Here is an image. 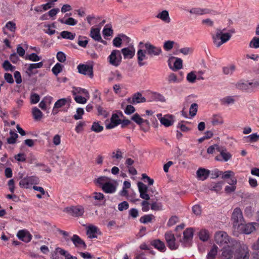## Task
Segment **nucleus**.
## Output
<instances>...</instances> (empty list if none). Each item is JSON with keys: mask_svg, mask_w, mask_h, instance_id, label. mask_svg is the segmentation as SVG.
Segmentation results:
<instances>
[{"mask_svg": "<svg viewBox=\"0 0 259 259\" xmlns=\"http://www.w3.org/2000/svg\"><path fill=\"white\" fill-rule=\"evenodd\" d=\"M225 29L221 30V29H217L215 33L212 34V38L214 45L219 48L223 44L228 41L231 37L230 33H224L223 31Z\"/></svg>", "mask_w": 259, "mask_h": 259, "instance_id": "nucleus-1", "label": "nucleus"}, {"mask_svg": "<svg viewBox=\"0 0 259 259\" xmlns=\"http://www.w3.org/2000/svg\"><path fill=\"white\" fill-rule=\"evenodd\" d=\"M231 221L234 229H238L240 227V226L243 222V217L240 208L236 207L233 210L231 217Z\"/></svg>", "mask_w": 259, "mask_h": 259, "instance_id": "nucleus-2", "label": "nucleus"}, {"mask_svg": "<svg viewBox=\"0 0 259 259\" xmlns=\"http://www.w3.org/2000/svg\"><path fill=\"white\" fill-rule=\"evenodd\" d=\"M214 240L217 244L223 246L233 242L232 239H230L227 234L223 231L216 233L214 236Z\"/></svg>", "mask_w": 259, "mask_h": 259, "instance_id": "nucleus-3", "label": "nucleus"}, {"mask_svg": "<svg viewBox=\"0 0 259 259\" xmlns=\"http://www.w3.org/2000/svg\"><path fill=\"white\" fill-rule=\"evenodd\" d=\"M39 182V178L35 176H26L22 179L19 182V186L21 188L28 189L31 188L32 185L38 184Z\"/></svg>", "mask_w": 259, "mask_h": 259, "instance_id": "nucleus-4", "label": "nucleus"}, {"mask_svg": "<svg viewBox=\"0 0 259 259\" xmlns=\"http://www.w3.org/2000/svg\"><path fill=\"white\" fill-rule=\"evenodd\" d=\"M142 45H143L144 47L147 54L150 56H158L162 52V50L160 47L154 46L149 42L144 44L143 42L141 41L139 46L142 47Z\"/></svg>", "mask_w": 259, "mask_h": 259, "instance_id": "nucleus-5", "label": "nucleus"}, {"mask_svg": "<svg viewBox=\"0 0 259 259\" xmlns=\"http://www.w3.org/2000/svg\"><path fill=\"white\" fill-rule=\"evenodd\" d=\"M110 63L115 67L118 66L121 62V55L119 50H114L108 57Z\"/></svg>", "mask_w": 259, "mask_h": 259, "instance_id": "nucleus-6", "label": "nucleus"}, {"mask_svg": "<svg viewBox=\"0 0 259 259\" xmlns=\"http://www.w3.org/2000/svg\"><path fill=\"white\" fill-rule=\"evenodd\" d=\"M234 242L231 243L223 246L222 249V256L223 259H230L233 257L234 254Z\"/></svg>", "mask_w": 259, "mask_h": 259, "instance_id": "nucleus-7", "label": "nucleus"}, {"mask_svg": "<svg viewBox=\"0 0 259 259\" xmlns=\"http://www.w3.org/2000/svg\"><path fill=\"white\" fill-rule=\"evenodd\" d=\"M249 249L248 247L243 244L237 250L235 259H249Z\"/></svg>", "mask_w": 259, "mask_h": 259, "instance_id": "nucleus-8", "label": "nucleus"}, {"mask_svg": "<svg viewBox=\"0 0 259 259\" xmlns=\"http://www.w3.org/2000/svg\"><path fill=\"white\" fill-rule=\"evenodd\" d=\"M78 72L84 75H88L92 78L94 76L93 67L91 65L80 64L77 66Z\"/></svg>", "mask_w": 259, "mask_h": 259, "instance_id": "nucleus-9", "label": "nucleus"}, {"mask_svg": "<svg viewBox=\"0 0 259 259\" xmlns=\"http://www.w3.org/2000/svg\"><path fill=\"white\" fill-rule=\"evenodd\" d=\"M193 229L192 228L187 229L183 232V238L181 240V242L184 244L185 246L190 245V243L193 237Z\"/></svg>", "mask_w": 259, "mask_h": 259, "instance_id": "nucleus-10", "label": "nucleus"}, {"mask_svg": "<svg viewBox=\"0 0 259 259\" xmlns=\"http://www.w3.org/2000/svg\"><path fill=\"white\" fill-rule=\"evenodd\" d=\"M117 182L115 180H110L107 183L102 186L103 191L106 193H113L117 188Z\"/></svg>", "mask_w": 259, "mask_h": 259, "instance_id": "nucleus-11", "label": "nucleus"}, {"mask_svg": "<svg viewBox=\"0 0 259 259\" xmlns=\"http://www.w3.org/2000/svg\"><path fill=\"white\" fill-rule=\"evenodd\" d=\"M17 236L20 240L26 243L30 242L32 239V235L28 231L25 230L19 231Z\"/></svg>", "mask_w": 259, "mask_h": 259, "instance_id": "nucleus-12", "label": "nucleus"}, {"mask_svg": "<svg viewBox=\"0 0 259 259\" xmlns=\"http://www.w3.org/2000/svg\"><path fill=\"white\" fill-rule=\"evenodd\" d=\"M75 247L81 248L83 249L87 248V245L83 240H82L78 235H73L71 239Z\"/></svg>", "mask_w": 259, "mask_h": 259, "instance_id": "nucleus-13", "label": "nucleus"}, {"mask_svg": "<svg viewBox=\"0 0 259 259\" xmlns=\"http://www.w3.org/2000/svg\"><path fill=\"white\" fill-rule=\"evenodd\" d=\"M42 62H39L36 63L30 64L26 71V73L28 74V76L30 77L33 74H34L36 73H37V71H34V69L40 68L42 67Z\"/></svg>", "mask_w": 259, "mask_h": 259, "instance_id": "nucleus-14", "label": "nucleus"}, {"mask_svg": "<svg viewBox=\"0 0 259 259\" xmlns=\"http://www.w3.org/2000/svg\"><path fill=\"white\" fill-rule=\"evenodd\" d=\"M96 234H101V232L97 227L91 225L88 227L87 234L89 238L91 239L97 238V236Z\"/></svg>", "mask_w": 259, "mask_h": 259, "instance_id": "nucleus-15", "label": "nucleus"}, {"mask_svg": "<svg viewBox=\"0 0 259 259\" xmlns=\"http://www.w3.org/2000/svg\"><path fill=\"white\" fill-rule=\"evenodd\" d=\"M127 101L130 103L134 104L145 102L146 99L142 96L141 93H137L133 95L132 99L128 98Z\"/></svg>", "mask_w": 259, "mask_h": 259, "instance_id": "nucleus-16", "label": "nucleus"}, {"mask_svg": "<svg viewBox=\"0 0 259 259\" xmlns=\"http://www.w3.org/2000/svg\"><path fill=\"white\" fill-rule=\"evenodd\" d=\"M69 212L73 217L81 216L84 213V209L81 206H72L68 210Z\"/></svg>", "mask_w": 259, "mask_h": 259, "instance_id": "nucleus-17", "label": "nucleus"}, {"mask_svg": "<svg viewBox=\"0 0 259 259\" xmlns=\"http://www.w3.org/2000/svg\"><path fill=\"white\" fill-rule=\"evenodd\" d=\"M210 174V171L204 168H199L197 170L196 175L198 180L204 181L207 179Z\"/></svg>", "mask_w": 259, "mask_h": 259, "instance_id": "nucleus-18", "label": "nucleus"}, {"mask_svg": "<svg viewBox=\"0 0 259 259\" xmlns=\"http://www.w3.org/2000/svg\"><path fill=\"white\" fill-rule=\"evenodd\" d=\"M161 123L166 127L171 125L174 122V116L172 115H165L159 118Z\"/></svg>", "mask_w": 259, "mask_h": 259, "instance_id": "nucleus-19", "label": "nucleus"}, {"mask_svg": "<svg viewBox=\"0 0 259 259\" xmlns=\"http://www.w3.org/2000/svg\"><path fill=\"white\" fill-rule=\"evenodd\" d=\"M146 50L144 51L142 49L139 50L137 52L138 63L140 67L146 64L145 62H143L144 59L147 58L146 55Z\"/></svg>", "mask_w": 259, "mask_h": 259, "instance_id": "nucleus-20", "label": "nucleus"}, {"mask_svg": "<svg viewBox=\"0 0 259 259\" xmlns=\"http://www.w3.org/2000/svg\"><path fill=\"white\" fill-rule=\"evenodd\" d=\"M237 87L242 90L250 91L252 90V82L240 81L237 83Z\"/></svg>", "mask_w": 259, "mask_h": 259, "instance_id": "nucleus-21", "label": "nucleus"}, {"mask_svg": "<svg viewBox=\"0 0 259 259\" xmlns=\"http://www.w3.org/2000/svg\"><path fill=\"white\" fill-rule=\"evenodd\" d=\"M124 59H131L135 54V49L132 48H125L121 50Z\"/></svg>", "mask_w": 259, "mask_h": 259, "instance_id": "nucleus-22", "label": "nucleus"}, {"mask_svg": "<svg viewBox=\"0 0 259 259\" xmlns=\"http://www.w3.org/2000/svg\"><path fill=\"white\" fill-rule=\"evenodd\" d=\"M158 19H160L166 23H169L170 22V18L169 16L168 12L167 10H163L159 13L156 16Z\"/></svg>", "mask_w": 259, "mask_h": 259, "instance_id": "nucleus-23", "label": "nucleus"}, {"mask_svg": "<svg viewBox=\"0 0 259 259\" xmlns=\"http://www.w3.org/2000/svg\"><path fill=\"white\" fill-rule=\"evenodd\" d=\"M240 228V230H241L244 234H249L255 230L254 227L251 223H248L245 225L242 224Z\"/></svg>", "mask_w": 259, "mask_h": 259, "instance_id": "nucleus-24", "label": "nucleus"}, {"mask_svg": "<svg viewBox=\"0 0 259 259\" xmlns=\"http://www.w3.org/2000/svg\"><path fill=\"white\" fill-rule=\"evenodd\" d=\"M151 245L160 251L163 252L166 249L164 243L159 239L153 240Z\"/></svg>", "mask_w": 259, "mask_h": 259, "instance_id": "nucleus-25", "label": "nucleus"}, {"mask_svg": "<svg viewBox=\"0 0 259 259\" xmlns=\"http://www.w3.org/2000/svg\"><path fill=\"white\" fill-rule=\"evenodd\" d=\"M90 35L95 41L100 40L101 37L100 33V29L92 28Z\"/></svg>", "mask_w": 259, "mask_h": 259, "instance_id": "nucleus-26", "label": "nucleus"}, {"mask_svg": "<svg viewBox=\"0 0 259 259\" xmlns=\"http://www.w3.org/2000/svg\"><path fill=\"white\" fill-rule=\"evenodd\" d=\"M32 113L34 119L35 120H39L41 119L42 117V112L37 107L32 108Z\"/></svg>", "mask_w": 259, "mask_h": 259, "instance_id": "nucleus-27", "label": "nucleus"}, {"mask_svg": "<svg viewBox=\"0 0 259 259\" xmlns=\"http://www.w3.org/2000/svg\"><path fill=\"white\" fill-rule=\"evenodd\" d=\"M61 37L63 38L73 40L75 37V34L68 31H63L60 33Z\"/></svg>", "mask_w": 259, "mask_h": 259, "instance_id": "nucleus-28", "label": "nucleus"}, {"mask_svg": "<svg viewBox=\"0 0 259 259\" xmlns=\"http://www.w3.org/2000/svg\"><path fill=\"white\" fill-rule=\"evenodd\" d=\"M56 250L57 252H59V253H60L61 255H62L65 257V259H77V258L76 256H73L68 253L67 251L66 250L62 249L60 247L56 248Z\"/></svg>", "mask_w": 259, "mask_h": 259, "instance_id": "nucleus-29", "label": "nucleus"}, {"mask_svg": "<svg viewBox=\"0 0 259 259\" xmlns=\"http://www.w3.org/2000/svg\"><path fill=\"white\" fill-rule=\"evenodd\" d=\"M10 137L7 139V143L9 144H14L16 142L18 135L12 130L10 132Z\"/></svg>", "mask_w": 259, "mask_h": 259, "instance_id": "nucleus-30", "label": "nucleus"}, {"mask_svg": "<svg viewBox=\"0 0 259 259\" xmlns=\"http://www.w3.org/2000/svg\"><path fill=\"white\" fill-rule=\"evenodd\" d=\"M53 98L51 97H45L39 104V107L43 110H47L46 103L50 104Z\"/></svg>", "mask_w": 259, "mask_h": 259, "instance_id": "nucleus-31", "label": "nucleus"}, {"mask_svg": "<svg viewBox=\"0 0 259 259\" xmlns=\"http://www.w3.org/2000/svg\"><path fill=\"white\" fill-rule=\"evenodd\" d=\"M59 21L62 24H65L70 26H74L77 23V21L72 17H69L65 21L63 19H59Z\"/></svg>", "mask_w": 259, "mask_h": 259, "instance_id": "nucleus-32", "label": "nucleus"}, {"mask_svg": "<svg viewBox=\"0 0 259 259\" xmlns=\"http://www.w3.org/2000/svg\"><path fill=\"white\" fill-rule=\"evenodd\" d=\"M89 42L88 38L86 36L79 35L78 37L77 44L80 47L85 48Z\"/></svg>", "mask_w": 259, "mask_h": 259, "instance_id": "nucleus-33", "label": "nucleus"}, {"mask_svg": "<svg viewBox=\"0 0 259 259\" xmlns=\"http://www.w3.org/2000/svg\"><path fill=\"white\" fill-rule=\"evenodd\" d=\"M244 138L246 139V142H255L258 140L259 135L257 133H253L248 136L244 137Z\"/></svg>", "mask_w": 259, "mask_h": 259, "instance_id": "nucleus-34", "label": "nucleus"}, {"mask_svg": "<svg viewBox=\"0 0 259 259\" xmlns=\"http://www.w3.org/2000/svg\"><path fill=\"white\" fill-rule=\"evenodd\" d=\"M224 122L223 118L219 115H214L212 118L211 123L213 125L222 124Z\"/></svg>", "mask_w": 259, "mask_h": 259, "instance_id": "nucleus-35", "label": "nucleus"}, {"mask_svg": "<svg viewBox=\"0 0 259 259\" xmlns=\"http://www.w3.org/2000/svg\"><path fill=\"white\" fill-rule=\"evenodd\" d=\"M218 247L215 245H213L210 250L207 254V259H214L217 254Z\"/></svg>", "mask_w": 259, "mask_h": 259, "instance_id": "nucleus-36", "label": "nucleus"}, {"mask_svg": "<svg viewBox=\"0 0 259 259\" xmlns=\"http://www.w3.org/2000/svg\"><path fill=\"white\" fill-rule=\"evenodd\" d=\"M69 99L62 98L57 100L54 104L55 108H60L64 106L68 101H69Z\"/></svg>", "mask_w": 259, "mask_h": 259, "instance_id": "nucleus-37", "label": "nucleus"}, {"mask_svg": "<svg viewBox=\"0 0 259 259\" xmlns=\"http://www.w3.org/2000/svg\"><path fill=\"white\" fill-rule=\"evenodd\" d=\"M221 104L225 105H229L233 104L235 102V100L232 96L226 97L221 100Z\"/></svg>", "mask_w": 259, "mask_h": 259, "instance_id": "nucleus-38", "label": "nucleus"}, {"mask_svg": "<svg viewBox=\"0 0 259 259\" xmlns=\"http://www.w3.org/2000/svg\"><path fill=\"white\" fill-rule=\"evenodd\" d=\"M167 80L168 83H176L181 81V80L178 78L177 76L174 73H171L168 75Z\"/></svg>", "mask_w": 259, "mask_h": 259, "instance_id": "nucleus-39", "label": "nucleus"}, {"mask_svg": "<svg viewBox=\"0 0 259 259\" xmlns=\"http://www.w3.org/2000/svg\"><path fill=\"white\" fill-rule=\"evenodd\" d=\"M249 47L253 49L259 48V37H254L249 44Z\"/></svg>", "mask_w": 259, "mask_h": 259, "instance_id": "nucleus-40", "label": "nucleus"}, {"mask_svg": "<svg viewBox=\"0 0 259 259\" xmlns=\"http://www.w3.org/2000/svg\"><path fill=\"white\" fill-rule=\"evenodd\" d=\"M110 180V178L109 177L101 176L96 180V182L102 187V186L107 183Z\"/></svg>", "mask_w": 259, "mask_h": 259, "instance_id": "nucleus-41", "label": "nucleus"}, {"mask_svg": "<svg viewBox=\"0 0 259 259\" xmlns=\"http://www.w3.org/2000/svg\"><path fill=\"white\" fill-rule=\"evenodd\" d=\"M63 68V65L59 63H57L52 68V71L55 75H57L59 73H60L62 71Z\"/></svg>", "mask_w": 259, "mask_h": 259, "instance_id": "nucleus-42", "label": "nucleus"}, {"mask_svg": "<svg viewBox=\"0 0 259 259\" xmlns=\"http://www.w3.org/2000/svg\"><path fill=\"white\" fill-rule=\"evenodd\" d=\"M113 33V30L111 26L106 25L103 30V34L105 37L112 36Z\"/></svg>", "mask_w": 259, "mask_h": 259, "instance_id": "nucleus-43", "label": "nucleus"}, {"mask_svg": "<svg viewBox=\"0 0 259 259\" xmlns=\"http://www.w3.org/2000/svg\"><path fill=\"white\" fill-rule=\"evenodd\" d=\"M198 108V105L197 103L192 104L189 109L190 115L192 117L195 116L197 112Z\"/></svg>", "mask_w": 259, "mask_h": 259, "instance_id": "nucleus-44", "label": "nucleus"}, {"mask_svg": "<svg viewBox=\"0 0 259 259\" xmlns=\"http://www.w3.org/2000/svg\"><path fill=\"white\" fill-rule=\"evenodd\" d=\"M196 71H191L187 74V80L190 83H194L197 79Z\"/></svg>", "mask_w": 259, "mask_h": 259, "instance_id": "nucleus-45", "label": "nucleus"}, {"mask_svg": "<svg viewBox=\"0 0 259 259\" xmlns=\"http://www.w3.org/2000/svg\"><path fill=\"white\" fill-rule=\"evenodd\" d=\"M3 67L6 71H13L15 67L13 66L8 60H5L3 64Z\"/></svg>", "mask_w": 259, "mask_h": 259, "instance_id": "nucleus-46", "label": "nucleus"}, {"mask_svg": "<svg viewBox=\"0 0 259 259\" xmlns=\"http://www.w3.org/2000/svg\"><path fill=\"white\" fill-rule=\"evenodd\" d=\"M190 12L192 14L203 15L209 13V10L208 9H192L190 10Z\"/></svg>", "mask_w": 259, "mask_h": 259, "instance_id": "nucleus-47", "label": "nucleus"}, {"mask_svg": "<svg viewBox=\"0 0 259 259\" xmlns=\"http://www.w3.org/2000/svg\"><path fill=\"white\" fill-rule=\"evenodd\" d=\"M199 238L203 241H207L209 238L208 232L205 230H201L199 234Z\"/></svg>", "mask_w": 259, "mask_h": 259, "instance_id": "nucleus-48", "label": "nucleus"}, {"mask_svg": "<svg viewBox=\"0 0 259 259\" xmlns=\"http://www.w3.org/2000/svg\"><path fill=\"white\" fill-rule=\"evenodd\" d=\"M45 27L47 28V29L45 30V33L48 34L50 35H52L55 33L56 30L54 29L55 28V25L54 23H53L52 25H46Z\"/></svg>", "mask_w": 259, "mask_h": 259, "instance_id": "nucleus-49", "label": "nucleus"}, {"mask_svg": "<svg viewBox=\"0 0 259 259\" xmlns=\"http://www.w3.org/2000/svg\"><path fill=\"white\" fill-rule=\"evenodd\" d=\"M26 60H29L33 62L38 61L41 59V57L38 56L35 53H31L25 57Z\"/></svg>", "mask_w": 259, "mask_h": 259, "instance_id": "nucleus-50", "label": "nucleus"}, {"mask_svg": "<svg viewBox=\"0 0 259 259\" xmlns=\"http://www.w3.org/2000/svg\"><path fill=\"white\" fill-rule=\"evenodd\" d=\"M224 184L223 182H219L217 183L213 184L211 185V187L210 188V190L215 191L217 192H219L222 188V186Z\"/></svg>", "mask_w": 259, "mask_h": 259, "instance_id": "nucleus-51", "label": "nucleus"}, {"mask_svg": "<svg viewBox=\"0 0 259 259\" xmlns=\"http://www.w3.org/2000/svg\"><path fill=\"white\" fill-rule=\"evenodd\" d=\"M154 216L152 214H146L142 217L140 219V222L141 223L146 224L152 221V218Z\"/></svg>", "mask_w": 259, "mask_h": 259, "instance_id": "nucleus-52", "label": "nucleus"}, {"mask_svg": "<svg viewBox=\"0 0 259 259\" xmlns=\"http://www.w3.org/2000/svg\"><path fill=\"white\" fill-rule=\"evenodd\" d=\"M91 130L96 133H99L103 130V126L100 125L98 122H95L91 127Z\"/></svg>", "mask_w": 259, "mask_h": 259, "instance_id": "nucleus-53", "label": "nucleus"}, {"mask_svg": "<svg viewBox=\"0 0 259 259\" xmlns=\"http://www.w3.org/2000/svg\"><path fill=\"white\" fill-rule=\"evenodd\" d=\"M152 203L151 204V209L153 210H160L162 209V205L161 203H157L156 201L151 200Z\"/></svg>", "mask_w": 259, "mask_h": 259, "instance_id": "nucleus-54", "label": "nucleus"}, {"mask_svg": "<svg viewBox=\"0 0 259 259\" xmlns=\"http://www.w3.org/2000/svg\"><path fill=\"white\" fill-rule=\"evenodd\" d=\"M220 155L225 161H228L232 157V155L229 152L227 151L226 148H225L223 151H221V153Z\"/></svg>", "mask_w": 259, "mask_h": 259, "instance_id": "nucleus-55", "label": "nucleus"}, {"mask_svg": "<svg viewBox=\"0 0 259 259\" xmlns=\"http://www.w3.org/2000/svg\"><path fill=\"white\" fill-rule=\"evenodd\" d=\"M235 67L232 65L230 66L225 67L223 68V73L226 75L231 74L235 70Z\"/></svg>", "mask_w": 259, "mask_h": 259, "instance_id": "nucleus-56", "label": "nucleus"}, {"mask_svg": "<svg viewBox=\"0 0 259 259\" xmlns=\"http://www.w3.org/2000/svg\"><path fill=\"white\" fill-rule=\"evenodd\" d=\"M153 98L156 101L164 102L166 101L165 97L162 95L157 93H153Z\"/></svg>", "mask_w": 259, "mask_h": 259, "instance_id": "nucleus-57", "label": "nucleus"}, {"mask_svg": "<svg viewBox=\"0 0 259 259\" xmlns=\"http://www.w3.org/2000/svg\"><path fill=\"white\" fill-rule=\"evenodd\" d=\"M167 246L171 250H176L178 248L179 245L176 243L175 237L169 241L167 243Z\"/></svg>", "mask_w": 259, "mask_h": 259, "instance_id": "nucleus-58", "label": "nucleus"}, {"mask_svg": "<svg viewBox=\"0 0 259 259\" xmlns=\"http://www.w3.org/2000/svg\"><path fill=\"white\" fill-rule=\"evenodd\" d=\"M132 119L139 125H141L144 121V119L138 113L134 114L132 116Z\"/></svg>", "mask_w": 259, "mask_h": 259, "instance_id": "nucleus-59", "label": "nucleus"}, {"mask_svg": "<svg viewBox=\"0 0 259 259\" xmlns=\"http://www.w3.org/2000/svg\"><path fill=\"white\" fill-rule=\"evenodd\" d=\"M84 114V110L83 108H78L76 109V114L73 116V118L75 120L82 119V116Z\"/></svg>", "mask_w": 259, "mask_h": 259, "instance_id": "nucleus-60", "label": "nucleus"}, {"mask_svg": "<svg viewBox=\"0 0 259 259\" xmlns=\"http://www.w3.org/2000/svg\"><path fill=\"white\" fill-rule=\"evenodd\" d=\"M56 58L58 61L61 63L64 62L66 60L65 54L61 51L58 52L57 53Z\"/></svg>", "mask_w": 259, "mask_h": 259, "instance_id": "nucleus-61", "label": "nucleus"}, {"mask_svg": "<svg viewBox=\"0 0 259 259\" xmlns=\"http://www.w3.org/2000/svg\"><path fill=\"white\" fill-rule=\"evenodd\" d=\"M174 68L176 70L180 69L182 68L183 61L181 59L177 58L174 64Z\"/></svg>", "mask_w": 259, "mask_h": 259, "instance_id": "nucleus-62", "label": "nucleus"}, {"mask_svg": "<svg viewBox=\"0 0 259 259\" xmlns=\"http://www.w3.org/2000/svg\"><path fill=\"white\" fill-rule=\"evenodd\" d=\"M174 41L171 40L166 41L163 45V48L166 51L170 50L174 47Z\"/></svg>", "mask_w": 259, "mask_h": 259, "instance_id": "nucleus-63", "label": "nucleus"}, {"mask_svg": "<svg viewBox=\"0 0 259 259\" xmlns=\"http://www.w3.org/2000/svg\"><path fill=\"white\" fill-rule=\"evenodd\" d=\"M129 207V204L127 202L124 201L118 204V210L120 211H122L124 210H126Z\"/></svg>", "mask_w": 259, "mask_h": 259, "instance_id": "nucleus-64", "label": "nucleus"}]
</instances>
